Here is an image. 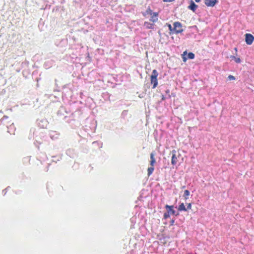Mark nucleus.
I'll return each instance as SVG.
<instances>
[{
  "label": "nucleus",
  "mask_w": 254,
  "mask_h": 254,
  "mask_svg": "<svg viewBox=\"0 0 254 254\" xmlns=\"http://www.w3.org/2000/svg\"><path fill=\"white\" fill-rule=\"evenodd\" d=\"M234 50H235V51L236 52H237V51H238V49H237V48H234Z\"/></svg>",
  "instance_id": "nucleus-22"
},
{
  "label": "nucleus",
  "mask_w": 254,
  "mask_h": 254,
  "mask_svg": "<svg viewBox=\"0 0 254 254\" xmlns=\"http://www.w3.org/2000/svg\"><path fill=\"white\" fill-rule=\"evenodd\" d=\"M142 14L144 17H147L148 15H149V21L150 22H152L153 23H156L158 21V12H153L151 9L150 7H148L146 9L145 11L142 12Z\"/></svg>",
  "instance_id": "nucleus-1"
},
{
  "label": "nucleus",
  "mask_w": 254,
  "mask_h": 254,
  "mask_svg": "<svg viewBox=\"0 0 254 254\" xmlns=\"http://www.w3.org/2000/svg\"><path fill=\"white\" fill-rule=\"evenodd\" d=\"M178 210L182 211H186L187 210V209L186 208L184 204L183 203H181L178 207Z\"/></svg>",
  "instance_id": "nucleus-12"
},
{
  "label": "nucleus",
  "mask_w": 254,
  "mask_h": 254,
  "mask_svg": "<svg viewBox=\"0 0 254 254\" xmlns=\"http://www.w3.org/2000/svg\"><path fill=\"white\" fill-rule=\"evenodd\" d=\"M230 58L234 60L235 62L236 63H240L241 62V60L240 59V58H237L235 56H230Z\"/></svg>",
  "instance_id": "nucleus-14"
},
{
  "label": "nucleus",
  "mask_w": 254,
  "mask_h": 254,
  "mask_svg": "<svg viewBox=\"0 0 254 254\" xmlns=\"http://www.w3.org/2000/svg\"><path fill=\"white\" fill-rule=\"evenodd\" d=\"M228 78L229 79V80H235V77L233 76V75H230L228 76Z\"/></svg>",
  "instance_id": "nucleus-17"
},
{
  "label": "nucleus",
  "mask_w": 254,
  "mask_h": 254,
  "mask_svg": "<svg viewBox=\"0 0 254 254\" xmlns=\"http://www.w3.org/2000/svg\"><path fill=\"white\" fill-rule=\"evenodd\" d=\"M174 207L173 205H169L168 204H166L165 206L167 212H168L170 215H175L176 211L174 209Z\"/></svg>",
  "instance_id": "nucleus-8"
},
{
  "label": "nucleus",
  "mask_w": 254,
  "mask_h": 254,
  "mask_svg": "<svg viewBox=\"0 0 254 254\" xmlns=\"http://www.w3.org/2000/svg\"><path fill=\"white\" fill-rule=\"evenodd\" d=\"M173 30L174 33L176 34L181 33L183 31V29L182 28V25L179 22H175L173 23Z\"/></svg>",
  "instance_id": "nucleus-4"
},
{
  "label": "nucleus",
  "mask_w": 254,
  "mask_h": 254,
  "mask_svg": "<svg viewBox=\"0 0 254 254\" xmlns=\"http://www.w3.org/2000/svg\"><path fill=\"white\" fill-rule=\"evenodd\" d=\"M156 163V160L154 157V153L153 152L151 153L150 154V167H148L147 169V175L148 176H150L153 173L154 170V165Z\"/></svg>",
  "instance_id": "nucleus-2"
},
{
  "label": "nucleus",
  "mask_w": 254,
  "mask_h": 254,
  "mask_svg": "<svg viewBox=\"0 0 254 254\" xmlns=\"http://www.w3.org/2000/svg\"><path fill=\"white\" fill-rule=\"evenodd\" d=\"M190 192L189 190H187L184 191V193L183 196L185 200H187L189 198V196L190 195Z\"/></svg>",
  "instance_id": "nucleus-13"
},
{
  "label": "nucleus",
  "mask_w": 254,
  "mask_h": 254,
  "mask_svg": "<svg viewBox=\"0 0 254 254\" xmlns=\"http://www.w3.org/2000/svg\"><path fill=\"white\" fill-rule=\"evenodd\" d=\"M172 156L171 159V164L173 165H176L178 162V158L180 157V154L176 155V151L175 150H173L172 151Z\"/></svg>",
  "instance_id": "nucleus-5"
},
{
  "label": "nucleus",
  "mask_w": 254,
  "mask_h": 254,
  "mask_svg": "<svg viewBox=\"0 0 254 254\" xmlns=\"http://www.w3.org/2000/svg\"><path fill=\"white\" fill-rule=\"evenodd\" d=\"M217 2V0H204L205 5L208 7H213Z\"/></svg>",
  "instance_id": "nucleus-9"
},
{
  "label": "nucleus",
  "mask_w": 254,
  "mask_h": 254,
  "mask_svg": "<svg viewBox=\"0 0 254 254\" xmlns=\"http://www.w3.org/2000/svg\"><path fill=\"white\" fill-rule=\"evenodd\" d=\"M26 159L28 160V162H30V159L29 158H27Z\"/></svg>",
  "instance_id": "nucleus-21"
},
{
  "label": "nucleus",
  "mask_w": 254,
  "mask_h": 254,
  "mask_svg": "<svg viewBox=\"0 0 254 254\" xmlns=\"http://www.w3.org/2000/svg\"><path fill=\"white\" fill-rule=\"evenodd\" d=\"M170 216V214L168 212H166L164 213V214L163 215V218L164 219H166L169 218Z\"/></svg>",
  "instance_id": "nucleus-16"
},
{
  "label": "nucleus",
  "mask_w": 254,
  "mask_h": 254,
  "mask_svg": "<svg viewBox=\"0 0 254 254\" xmlns=\"http://www.w3.org/2000/svg\"><path fill=\"white\" fill-rule=\"evenodd\" d=\"M201 0H195L196 2H199Z\"/></svg>",
  "instance_id": "nucleus-20"
},
{
  "label": "nucleus",
  "mask_w": 254,
  "mask_h": 254,
  "mask_svg": "<svg viewBox=\"0 0 254 254\" xmlns=\"http://www.w3.org/2000/svg\"><path fill=\"white\" fill-rule=\"evenodd\" d=\"M167 26H168L169 30H170V34H172V33H174V30H173V28H172L171 25L169 23H167L166 24Z\"/></svg>",
  "instance_id": "nucleus-15"
},
{
  "label": "nucleus",
  "mask_w": 254,
  "mask_h": 254,
  "mask_svg": "<svg viewBox=\"0 0 254 254\" xmlns=\"http://www.w3.org/2000/svg\"><path fill=\"white\" fill-rule=\"evenodd\" d=\"M158 73L156 69L152 71V74L150 76V82L153 84L152 88H155L158 85L157 76Z\"/></svg>",
  "instance_id": "nucleus-3"
},
{
  "label": "nucleus",
  "mask_w": 254,
  "mask_h": 254,
  "mask_svg": "<svg viewBox=\"0 0 254 254\" xmlns=\"http://www.w3.org/2000/svg\"><path fill=\"white\" fill-rule=\"evenodd\" d=\"M174 222H175V221L174 219L171 220L170 221V225H171V226L173 225Z\"/></svg>",
  "instance_id": "nucleus-19"
},
{
  "label": "nucleus",
  "mask_w": 254,
  "mask_h": 254,
  "mask_svg": "<svg viewBox=\"0 0 254 254\" xmlns=\"http://www.w3.org/2000/svg\"><path fill=\"white\" fill-rule=\"evenodd\" d=\"M191 208V204L190 203L187 204V209H190Z\"/></svg>",
  "instance_id": "nucleus-18"
},
{
  "label": "nucleus",
  "mask_w": 254,
  "mask_h": 254,
  "mask_svg": "<svg viewBox=\"0 0 254 254\" xmlns=\"http://www.w3.org/2000/svg\"><path fill=\"white\" fill-rule=\"evenodd\" d=\"M198 6L193 2V0L190 1V4L188 6V8L191 10L193 12H195Z\"/></svg>",
  "instance_id": "nucleus-11"
},
{
  "label": "nucleus",
  "mask_w": 254,
  "mask_h": 254,
  "mask_svg": "<svg viewBox=\"0 0 254 254\" xmlns=\"http://www.w3.org/2000/svg\"><path fill=\"white\" fill-rule=\"evenodd\" d=\"M187 51L184 52L183 54H182V59L184 62H186L188 59H193L194 58V54L191 52H190L188 54V58H187L185 56L186 55H187Z\"/></svg>",
  "instance_id": "nucleus-6"
},
{
  "label": "nucleus",
  "mask_w": 254,
  "mask_h": 254,
  "mask_svg": "<svg viewBox=\"0 0 254 254\" xmlns=\"http://www.w3.org/2000/svg\"><path fill=\"white\" fill-rule=\"evenodd\" d=\"M254 41V37L251 34L245 35V41L248 45H251Z\"/></svg>",
  "instance_id": "nucleus-7"
},
{
  "label": "nucleus",
  "mask_w": 254,
  "mask_h": 254,
  "mask_svg": "<svg viewBox=\"0 0 254 254\" xmlns=\"http://www.w3.org/2000/svg\"><path fill=\"white\" fill-rule=\"evenodd\" d=\"M143 26L147 29H152L155 26V23L152 22L145 21L144 22Z\"/></svg>",
  "instance_id": "nucleus-10"
}]
</instances>
